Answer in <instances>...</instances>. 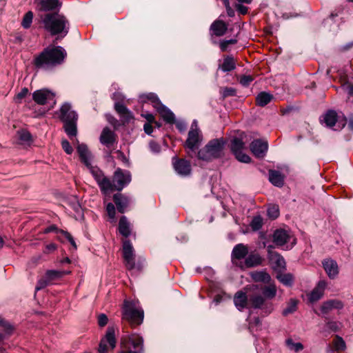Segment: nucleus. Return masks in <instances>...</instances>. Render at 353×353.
<instances>
[{"label":"nucleus","mask_w":353,"mask_h":353,"mask_svg":"<svg viewBox=\"0 0 353 353\" xmlns=\"http://www.w3.org/2000/svg\"><path fill=\"white\" fill-rule=\"evenodd\" d=\"M70 205H71V208L76 212L77 216L79 218H83V212H82V208H81L79 202L77 199V198L74 197V198L72 199V201L70 203Z\"/></svg>","instance_id":"nucleus-45"},{"label":"nucleus","mask_w":353,"mask_h":353,"mask_svg":"<svg viewBox=\"0 0 353 353\" xmlns=\"http://www.w3.org/2000/svg\"><path fill=\"white\" fill-rule=\"evenodd\" d=\"M19 139L21 143L26 144L28 143L31 141V134L30 132L25 130L18 131Z\"/></svg>","instance_id":"nucleus-44"},{"label":"nucleus","mask_w":353,"mask_h":353,"mask_svg":"<svg viewBox=\"0 0 353 353\" xmlns=\"http://www.w3.org/2000/svg\"><path fill=\"white\" fill-rule=\"evenodd\" d=\"M235 63L232 57L228 56L223 59V63L221 66L223 72H230L235 69Z\"/></svg>","instance_id":"nucleus-40"},{"label":"nucleus","mask_w":353,"mask_h":353,"mask_svg":"<svg viewBox=\"0 0 353 353\" xmlns=\"http://www.w3.org/2000/svg\"><path fill=\"white\" fill-rule=\"evenodd\" d=\"M149 147L150 150L154 154H158L161 151L160 145L154 141L150 142Z\"/></svg>","instance_id":"nucleus-56"},{"label":"nucleus","mask_w":353,"mask_h":353,"mask_svg":"<svg viewBox=\"0 0 353 353\" xmlns=\"http://www.w3.org/2000/svg\"><path fill=\"white\" fill-rule=\"evenodd\" d=\"M323 267L327 274L328 277L331 279H335L339 274V267L337 263L330 259H325L323 262Z\"/></svg>","instance_id":"nucleus-19"},{"label":"nucleus","mask_w":353,"mask_h":353,"mask_svg":"<svg viewBox=\"0 0 353 353\" xmlns=\"http://www.w3.org/2000/svg\"><path fill=\"white\" fill-rule=\"evenodd\" d=\"M228 30V25L222 20H215L210 26V30L216 37L223 36Z\"/></svg>","instance_id":"nucleus-21"},{"label":"nucleus","mask_w":353,"mask_h":353,"mask_svg":"<svg viewBox=\"0 0 353 353\" xmlns=\"http://www.w3.org/2000/svg\"><path fill=\"white\" fill-rule=\"evenodd\" d=\"M333 345L334 350L336 351H343L345 349V343L344 340L338 336H336V339L334 340Z\"/></svg>","instance_id":"nucleus-47"},{"label":"nucleus","mask_w":353,"mask_h":353,"mask_svg":"<svg viewBox=\"0 0 353 353\" xmlns=\"http://www.w3.org/2000/svg\"><path fill=\"white\" fill-rule=\"evenodd\" d=\"M33 100L39 105H44L50 101L55 104L54 94L47 89L36 90L32 94Z\"/></svg>","instance_id":"nucleus-12"},{"label":"nucleus","mask_w":353,"mask_h":353,"mask_svg":"<svg viewBox=\"0 0 353 353\" xmlns=\"http://www.w3.org/2000/svg\"><path fill=\"white\" fill-rule=\"evenodd\" d=\"M57 248V245L54 243H51L46 245L45 250H43V253L46 254H50L55 251Z\"/></svg>","instance_id":"nucleus-57"},{"label":"nucleus","mask_w":353,"mask_h":353,"mask_svg":"<svg viewBox=\"0 0 353 353\" xmlns=\"http://www.w3.org/2000/svg\"><path fill=\"white\" fill-rule=\"evenodd\" d=\"M201 140L202 137L198 128L197 121H194L192 123L190 130L188 132L185 146L191 152H195Z\"/></svg>","instance_id":"nucleus-8"},{"label":"nucleus","mask_w":353,"mask_h":353,"mask_svg":"<svg viewBox=\"0 0 353 353\" xmlns=\"http://www.w3.org/2000/svg\"><path fill=\"white\" fill-rule=\"evenodd\" d=\"M155 109L168 123H173L174 121V114L161 103H160Z\"/></svg>","instance_id":"nucleus-29"},{"label":"nucleus","mask_w":353,"mask_h":353,"mask_svg":"<svg viewBox=\"0 0 353 353\" xmlns=\"http://www.w3.org/2000/svg\"><path fill=\"white\" fill-rule=\"evenodd\" d=\"M108 317L105 314H101L98 317V323L101 327L105 326L108 323Z\"/></svg>","instance_id":"nucleus-59"},{"label":"nucleus","mask_w":353,"mask_h":353,"mask_svg":"<svg viewBox=\"0 0 353 353\" xmlns=\"http://www.w3.org/2000/svg\"><path fill=\"white\" fill-rule=\"evenodd\" d=\"M131 174L128 170L117 168L113 175V182L116 190L121 191L131 181Z\"/></svg>","instance_id":"nucleus-11"},{"label":"nucleus","mask_w":353,"mask_h":353,"mask_svg":"<svg viewBox=\"0 0 353 353\" xmlns=\"http://www.w3.org/2000/svg\"><path fill=\"white\" fill-rule=\"evenodd\" d=\"M298 301L294 299H291L287 304L286 307L283 310V315L288 316L290 314L294 312L297 309Z\"/></svg>","instance_id":"nucleus-43"},{"label":"nucleus","mask_w":353,"mask_h":353,"mask_svg":"<svg viewBox=\"0 0 353 353\" xmlns=\"http://www.w3.org/2000/svg\"><path fill=\"white\" fill-rule=\"evenodd\" d=\"M273 99L272 94L261 92L256 97V103L258 105L263 107L268 104Z\"/></svg>","instance_id":"nucleus-34"},{"label":"nucleus","mask_w":353,"mask_h":353,"mask_svg":"<svg viewBox=\"0 0 353 353\" xmlns=\"http://www.w3.org/2000/svg\"><path fill=\"white\" fill-rule=\"evenodd\" d=\"M123 256L125 266L128 270H132L135 267L134 249L129 240H125L123 243Z\"/></svg>","instance_id":"nucleus-13"},{"label":"nucleus","mask_w":353,"mask_h":353,"mask_svg":"<svg viewBox=\"0 0 353 353\" xmlns=\"http://www.w3.org/2000/svg\"><path fill=\"white\" fill-rule=\"evenodd\" d=\"M337 121V113L334 110H328L323 116V121L326 126H334Z\"/></svg>","instance_id":"nucleus-35"},{"label":"nucleus","mask_w":353,"mask_h":353,"mask_svg":"<svg viewBox=\"0 0 353 353\" xmlns=\"http://www.w3.org/2000/svg\"><path fill=\"white\" fill-rule=\"evenodd\" d=\"M268 144L261 139L254 140L250 144V150L256 158H263L268 151Z\"/></svg>","instance_id":"nucleus-15"},{"label":"nucleus","mask_w":353,"mask_h":353,"mask_svg":"<svg viewBox=\"0 0 353 353\" xmlns=\"http://www.w3.org/2000/svg\"><path fill=\"white\" fill-rule=\"evenodd\" d=\"M248 253V248L246 245L239 243L237 244L232 250V256L233 258L236 259H242L245 258V256Z\"/></svg>","instance_id":"nucleus-30"},{"label":"nucleus","mask_w":353,"mask_h":353,"mask_svg":"<svg viewBox=\"0 0 353 353\" xmlns=\"http://www.w3.org/2000/svg\"><path fill=\"white\" fill-rule=\"evenodd\" d=\"M250 225L253 230L256 231L261 229L263 225V220L261 217L259 216L254 217Z\"/></svg>","instance_id":"nucleus-51"},{"label":"nucleus","mask_w":353,"mask_h":353,"mask_svg":"<svg viewBox=\"0 0 353 353\" xmlns=\"http://www.w3.org/2000/svg\"><path fill=\"white\" fill-rule=\"evenodd\" d=\"M234 303L237 309L240 311L245 308L249 303V298L245 293L239 291L234 296Z\"/></svg>","instance_id":"nucleus-25"},{"label":"nucleus","mask_w":353,"mask_h":353,"mask_svg":"<svg viewBox=\"0 0 353 353\" xmlns=\"http://www.w3.org/2000/svg\"><path fill=\"white\" fill-rule=\"evenodd\" d=\"M221 94L223 98L236 94V90L232 88H224L221 90Z\"/></svg>","instance_id":"nucleus-53"},{"label":"nucleus","mask_w":353,"mask_h":353,"mask_svg":"<svg viewBox=\"0 0 353 353\" xmlns=\"http://www.w3.org/2000/svg\"><path fill=\"white\" fill-rule=\"evenodd\" d=\"M114 108L115 110L122 116H127V117H128L130 114L127 108L121 103H115Z\"/></svg>","instance_id":"nucleus-48"},{"label":"nucleus","mask_w":353,"mask_h":353,"mask_svg":"<svg viewBox=\"0 0 353 353\" xmlns=\"http://www.w3.org/2000/svg\"><path fill=\"white\" fill-rule=\"evenodd\" d=\"M269 180L274 185L277 187H281L284 182L283 176L276 170L269 171Z\"/></svg>","instance_id":"nucleus-31"},{"label":"nucleus","mask_w":353,"mask_h":353,"mask_svg":"<svg viewBox=\"0 0 353 353\" xmlns=\"http://www.w3.org/2000/svg\"><path fill=\"white\" fill-rule=\"evenodd\" d=\"M41 10L48 11L55 9L59 6L58 0H41Z\"/></svg>","instance_id":"nucleus-38"},{"label":"nucleus","mask_w":353,"mask_h":353,"mask_svg":"<svg viewBox=\"0 0 353 353\" xmlns=\"http://www.w3.org/2000/svg\"><path fill=\"white\" fill-rule=\"evenodd\" d=\"M143 310L135 301H125L122 308V319L127 321L132 327L139 325L143 321Z\"/></svg>","instance_id":"nucleus-5"},{"label":"nucleus","mask_w":353,"mask_h":353,"mask_svg":"<svg viewBox=\"0 0 353 353\" xmlns=\"http://www.w3.org/2000/svg\"><path fill=\"white\" fill-rule=\"evenodd\" d=\"M143 339L137 334H132L122 339L121 350L118 353H143Z\"/></svg>","instance_id":"nucleus-6"},{"label":"nucleus","mask_w":353,"mask_h":353,"mask_svg":"<svg viewBox=\"0 0 353 353\" xmlns=\"http://www.w3.org/2000/svg\"><path fill=\"white\" fill-rule=\"evenodd\" d=\"M99 139L101 144L109 147L115 142V134L109 128H104Z\"/></svg>","instance_id":"nucleus-22"},{"label":"nucleus","mask_w":353,"mask_h":353,"mask_svg":"<svg viewBox=\"0 0 353 353\" xmlns=\"http://www.w3.org/2000/svg\"><path fill=\"white\" fill-rule=\"evenodd\" d=\"M249 304L253 308L263 310L267 314H270L273 310V305L272 303L265 304V297L259 294L250 296Z\"/></svg>","instance_id":"nucleus-14"},{"label":"nucleus","mask_w":353,"mask_h":353,"mask_svg":"<svg viewBox=\"0 0 353 353\" xmlns=\"http://www.w3.org/2000/svg\"><path fill=\"white\" fill-rule=\"evenodd\" d=\"M243 135H241V137H234L232 140L231 150L238 161L243 163H249L251 161L250 157L243 152V150L245 148V143L243 141Z\"/></svg>","instance_id":"nucleus-9"},{"label":"nucleus","mask_w":353,"mask_h":353,"mask_svg":"<svg viewBox=\"0 0 353 353\" xmlns=\"http://www.w3.org/2000/svg\"><path fill=\"white\" fill-rule=\"evenodd\" d=\"M61 145L63 149V150L68 154H70L73 152V148L70 145L69 141L67 140H63L61 142Z\"/></svg>","instance_id":"nucleus-55"},{"label":"nucleus","mask_w":353,"mask_h":353,"mask_svg":"<svg viewBox=\"0 0 353 353\" xmlns=\"http://www.w3.org/2000/svg\"><path fill=\"white\" fill-rule=\"evenodd\" d=\"M250 276L255 282L270 283L271 281L270 275L265 270L252 272L250 273Z\"/></svg>","instance_id":"nucleus-28"},{"label":"nucleus","mask_w":353,"mask_h":353,"mask_svg":"<svg viewBox=\"0 0 353 353\" xmlns=\"http://www.w3.org/2000/svg\"><path fill=\"white\" fill-rule=\"evenodd\" d=\"M59 117L63 123V128L69 137H75L77 133L78 114L69 103H64L60 108Z\"/></svg>","instance_id":"nucleus-3"},{"label":"nucleus","mask_w":353,"mask_h":353,"mask_svg":"<svg viewBox=\"0 0 353 353\" xmlns=\"http://www.w3.org/2000/svg\"><path fill=\"white\" fill-rule=\"evenodd\" d=\"M29 90L27 88H23L21 90L17 93L14 97L13 100L15 103H21L22 100L27 96Z\"/></svg>","instance_id":"nucleus-49"},{"label":"nucleus","mask_w":353,"mask_h":353,"mask_svg":"<svg viewBox=\"0 0 353 353\" xmlns=\"http://www.w3.org/2000/svg\"><path fill=\"white\" fill-rule=\"evenodd\" d=\"M142 117H143L149 122L148 123L154 122V117L152 114H142Z\"/></svg>","instance_id":"nucleus-63"},{"label":"nucleus","mask_w":353,"mask_h":353,"mask_svg":"<svg viewBox=\"0 0 353 353\" xmlns=\"http://www.w3.org/2000/svg\"><path fill=\"white\" fill-rule=\"evenodd\" d=\"M143 128L145 132L148 134H150L152 132L153 129L150 123H145Z\"/></svg>","instance_id":"nucleus-64"},{"label":"nucleus","mask_w":353,"mask_h":353,"mask_svg":"<svg viewBox=\"0 0 353 353\" xmlns=\"http://www.w3.org/2000/svg\"><path fill=\"white\" fill-rule=\"evenodd\" d=\"M276 278L284 285L290 287L293 284L294 277L291 274H280Z\"/></svg>","instance_id":"nucleus-41"},{"label":"nucleus","mask_w":353,"mask_h":353,"mask_svg":"<svg viewBox=\"0 0 353 353\" xmlns=\"http://www.w3.org/2000/svg\"><path fill=\"white\" fill-rule=\"evenodd\" d=\"M0 328L3 332L0 333V343L10 336L14 330L13 325L8 321L0 317Z\"/></svg>","instance_id":"nucleus-26"},{"label":"nucleus","mask_w":353,"mask_h":353,"mask_svg":"<svg viewBox=\"0 0 353 353\" xmlns=\"http://www.w3.org/2000/svg\"><path fill=\"white\" fill-rule=\"evenodd\" d=\"M290 233L283 229L276 230L273 234V241L278 246H283L290 241Z\"/></svg>","instance_id":"nucleus-20"},{"label":"nucleus","mask_w":353,"mask_h":353,"mask_svg":"<svg viewBox=\"0 0 353 353\" xmlns=\"http://www.w3.org/2000/svg\"><path fill=\"white\" fill-rule=\"evenodd\" d=\"M277 289L274 283H269L268 285H265L262 288V292L265 299H272L275 297L276 294Z\"/></svg>","instance_id":"nucleus-36"},{"label":"nucleus","mask_w":353,"mask_h":353,"mask_svg":"<svg viewBox=\"0 0 353 353\" xmlns=\"http://www.w3.org/2000/svg\"><path fill=\"white\" fill-rule=\"evenodd\" d=\"M115 346V330L113 327H109L105 336L100 341L99 352L100 353H107L109 350H113Z\"/></svg>","instance_id":"nucleus-10"},{"label":"nucleus","mask_w":353,"mask_h":353,"mask_svg":"<svg viewBox=\"0 0 353 353\" xmlns=\"http://www.w3.org/2000/svg\"><path fill=\"white\" fill-rule=\"evenodd\" d=\"M63 235L69 241V242L71 243V245L74 248H77V245H76V243L72 238V236L70 235V233H68V232H65V231H63V230H61L60 231Z\"/></svg>","instance_id":"nucleus-60"},{"label":"nucleus","mask_w":353,"mask_h":353,"mask_svg":"<svg viewBox=\"0 0 353 353\" xmlns=\"http://www.w3.org/2000/svg\"><path fill=\"white\" fill-rule=\"evenodd\" d=\"M326 286L327 283L325 281H319L316 286L308 294V299L310 302L314 303L319 301L323 296Z\"/></svg>","instance_id":"nucleus-18"},{"label":"nucleus","mask_w":353,"mask_h":353,"mask_svg":"<svg viewBox=\"0 0 353 353\" xmlns=\"http://www.w3.org/2000/svg\"><path fill=\"white\" fill-rule=\"evenodd\" d=\"M225 141L223 139H214L210 141L197 152L199 159L204 161H211L222 156Z\"/></svg>","instance_id":"nucleus-4"},{"label":"nucleus","mask_w":353,"mask_h":353,"mask_svg":"<svg viewBox=\"0 0 353 353\" xmlns=\"http://www.w3.org/2000/svg\"><path fill=\"white\" fill-rule=\"evenodd\" d=\"M50 283H51L49 280L47 279V277L44 275V276L41 279H40L37 284L36 285L35 290L37 291L42 290L45 288L46 286H48Z\"/></svg>","instance_id":"nucleus-52"},{"label":"nucleus","mask_w":353,"mask_h":353,"mask_svg":"<svg viewBox=\"0 0 353 353\" xmlns=\"http://www.w3.org/2000/svg\"><path fill=\"white\" fill-rule=\"evenodd\" d=\"M44 29L51 35L61 34L65 37L69 32L70 23L63 15L58 13H48L41 16Z\"/></svg>","instance_id":"nucleus-2"},{"label":"nucleus","mask_w":353,"mask_h":353,"mask_svg":"<svg viewBox=\"0 0 353 353\" xmlns=\"http://www.w3.org/2000/svg\"><path fill=\"white\" fill-rule=\"evenodd\" d=\"M139 101L141 103L150 101L155 108L160 103L158 97L154 93L143 94L139 96Z\"/></svg>","instance_id":"nucleus-33"},{"label":"nucleus","mask_w":353,"mask_h":353,"mask_svg":"<svg viewBox=\"0 0 353 353\" xmlns=\"http://www.w3.org/2000/svg\"><path fill=\"white\" fill-rule=\"evenodd\" d=\"M268 215L270 219H276L279 216V207L275 205L270 206L268 209Z\"/></svg>","instance_id":"nucleus-50"},{"label":"nucleus","mask_w":353,"mask_h":353,"mask_svg":"<svg viewBox=\"0 0 353 353\" xmlns=\"http://www.w3.org/2000/svg\"><path fill=\"white\" fill-rule=\"evenodd\" d=\"M106 210L108 214V216L111 219H114L115 217V208L112 203H110L107 205Z\"/></svg>","instance_id":"nucleus-58"},{"label":"nucleus","mask_w":353,"mask_h":353,"mask_svg":"<svg viewBox=\"0 0 353 353\" xmlns=\"http://www.w3.org/2000/svg\"><path fill=\"white\" fill-rule=\"evenodd\" d=\"M268 259L271 263L274 264V268L275 269H285V261L284 258L277 252H270V256Z\"/></svg>","instance_id":"nucleus-27"},{"label":"nucleus","mask_w":353,"mask_h":353,"mask_svg":"<svg viewBox=\"0 0 353 353\" xmlns=\"http://www.w3.org/2000/svg\"><path fill=\"white\" fill-rule=\"evenodd\" d=\"M173 166L176 172L183 176H186L191 173L190 163L183 159H173Z\"/></svg>","instance_id":"nucleus-17"},{"label":"nucleus","mask_w":353,"mask_h":353,"mask_svg":"<svg viewBox=\"0 0 353 353\" xmlns=\"http://www.w3.org/2000/svg\"><path fill=\"white\" fill-rule=\"evenodd\" d=\"M65 56L66 52L62 47L48 46L34 57L33 62L37 68L50 70L61 64Z\"/></svg>","instance_id":"nucleus-1"},{"label":"nucleus","mask_w":353,"mask_h":353,"mask_svg":"<svg viewBox=\"0 0 353 353\" xmlns=\"http://www.w3.org/2000/svg\"><path fill=\"white\" fill-rule=\"evenodd\" d=\"M114 202L118 211L123 213L130 203V199L121 194H116L113 197Z\"/></svg>","instance_id":"nucleus-23"},{"label":"nucleus","mask_w":353,"mask_h":353,"mask_svg":"<svg viewBox=\"0 0 353 353\" xmlns=\"http://www.w3.org/2000/svg\"><path fill=\"white\" fill-rule=\"evenodd\" d=\"M253 81V78L250 75H243L241 77L239 82L240 83L245 87L248 86L250 83Z\"/></svg>","instance_id":"nucleus-54"},{"label":"nucleus","mask_w":353,"mask_h":353,"mask_svg":"<svg viewBox=\"0 0 353 353\" xmlns=\"http://www.w3.org/2000/svg\"><path fill=\"white\" fill-rule=\"evenodd\" d=\"M343 302L339 299H331L324 302L321 307L323 313L327 314L334 309L341 310L343 307Z\"/></svg>","instance_id":"nucleus-24"},{"label":"nucleus","mask_w":353,"mask_h":353,"mask_svg":"<svg viewBox=\"0 0 353 353\" xmlns=\"http://www.w3.org/2000/svg\"><path fill=\"white\" fill-rule=\"evenodd\" d=\"M327 327L329 330L336 331L339 329V325L336 322L330 321L327 323Z\"/></svg>","instance_id":"nucleus-62"},{"label":"nucleus","mask_w":353,"mask_h":353,"mask_svg":"<svg viewBox=\"0 0 353 353\" xmlns=\"http://www.w3.org/2000/svg\"><path fill=\"white\" fill-rule=\"evenodd\" d=\"M245 265L248 268L257 266L262 263V259L258 254H251L245 259Z\"/></svg>","instance_id":"nucleus-37"},{"label":"nucleus","mask_w":353,"mask_h":353,"mask_svg":"<svg viewBox=\"0 0 353 353\" xmlns=\"http://www.w3.org/2000/svg\"><path fill=\"white\" fill-rule=\"evenodd\" d=\"M33 19V13L32 11H28L26 12V14L24 15L22 21H21V26L27 29L29 28L32 24Z\"/></svg>","instance_id":"nucleus-46"},{"label":"nucleus","mask_w":353,"mask_h":353,"mask_svg":"<svg viewBox=\"0 0 353 353\" xmlns=\"http://www.w3.org/2000/svg\"><path fill=\"white\" fill-rule=\"evenodd\" d=\"M235 8L242 14H245L248 12V8L245 6H243L241 3H236Z\"/></svg>","instance_id":"nucleus-61"},{"label":"nucleus","mask_w":353,"mask_h":353,"mask_svg":"<svg viewBox=\"0 0 353 353\" xmlns=\"http://www.w3.org/2000/svg\"><path fill=\"white\" fill-rule=\"evenodd\" d=\"M77 152L80 157L81 161L89 169L90 172L96 166L92 165V156L85 144H79L77 146Z\"/></svg>","instance_id":"nucleus-16"},{"label":"nucleus","mask_w":353,"mask_h":353,"mask_svg":"<svg viewBox=\"0 0 353 353\" xmlns=\"http://www.w3.org/2000/svg\"><path fill=\"white\" fill-rule=\"evenodd\" d=\"M285 345L289 350L294 352H299L304 348L303 345L301 343H295L291 338H288L285 340Z\"/></svg>","instance_id":"nucleus-39"},{"label":"nucleus","mask_w":353,"mask_h":353,"mask_svg":"<svg viewBox=\"0 0 353 353\" xmlns=\"http://www.w3.org/2000/svg\"><path fill=\"white\" fill-rule=\"evenodd\" d=\"M90 172L100 187L101 192L104 194H107L108 192L115 190L114 182H112L110 179L105 176L102 171L99 168L97 167L96 168H92Z\"/></svg>","instance_id":"nucleus-7"},{"label":"nucleus","mask_w":353,"mask_h":353,"mask_svg":"<svg viewBox=\"0 0 353 353\" xmlns=\"http://www.w3.org/2000/svg\"><path fill=\"white\" fill-rule=\"evenodd\" d=\"M119 231L120 234L125 237H128L130 235L131 230L130 223L125 216H121L119 220Z\"/></svg>","instance_id":"nucleus-32"},{"label":"nucleus","mask_w":353,"mask_h":353,"mask_svg":"<svg viewBox=\"0 0 353 353\" xmlns=\"http://www.w3.org/2000/svg\"><path fill=\"white\" fill-rule=\"evenodd\" d=\"M66 274L65 272L63 271H59V270H48L45 276L47 277V279L49 280L50 283H52L53 281L57 280L59 278H61L63 275Z\"/></svg>","instance_id":"nucleus-42"}]
</instances>
